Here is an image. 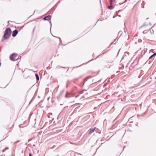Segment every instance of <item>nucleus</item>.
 <instances>
[{
	"label": "nucleus",
	"mask_w": 156,
	"mask_h": 156,
	"mask_svg": "<svg viewBox=\"0 0 156 156\" xmlns=\"http://www.w3.org/2000/svg\"><path fill=\"white\" fill-rule=\"evenodd\" d=\"M35 76L36 77L37 80H39V76L37 74H36Z\"/></svg>",
	"instance_id": "6e6552de"
},
{
	"label": "nucleus",
	"mask_w": 156,
	"mask_h": 156,
	"mask_svg": "<svg viewBox=\"0 0 156 156\" xmlns=\"http://www.w3.org/2000/svg\"><path fill=\"white\" fill-rule=\"evenodd\" d=\"M156 55V53H154V54H153L152 55H151L150 57H149V59H151L152 57H155V56Z\"/></svg>",
	"instance_id": "0eeeda50"
},
{
	"label": "nucleus",
	"mask_w": 156,
	"mask_h": 156,
	"mask_svg": "<svg viewBox=\"0 0 156 156\" xmlns=\"http://www.w3.org/2000/svg\"><path fill=\"white\" fill-rule=\"evenodd\" d=\"M51 18V16H48L44 18V20H49Z\"/></svg>",
	"instance_id": "423d86ee"
},
{
	"label": "nucleus",
	"mask_w": 156,
	"mask_h": 156,
	"mask_svg": "<svg viewBox=\"0 0 156 156\" xmlns=\"http://www.w3.org/2000/svg\"><path fill=\"white\" fill-rule=\"evenodd\" d=\"M10 35L9 34H7L5 32V33L4 34V38L5 39H7L10 36Z\"/></svg>",
	"instance_id": "7ed1b4c3"
},
{
	"label": "nucleus",
	"mask_w": 156,
	"mask_h": 156,
	"mask_svg": "<svg viewBox=\"0 0 156 156\" xmlns=\"http://www.w3.org/2000/svg\"><path fill=\"white\" fill-rule=\"evenodd\" d=\"M112 0H110V3L111 5H112Z\"/></svg>",
	"instance_id": "9d476101"
},
{
	"label": "nucleus",
	"mask_w": 156,
	"mask_h": 156,
	"mask_svg": "<svg viewBox=\"0 0 156 156\" xmlns=\"http://www.w3.org/2000/svg\"><path fill=\"white\" fill-rule=\"evenodd\" d=\"M108 8L110 9H112L114 8V7L111 5L110 6L108 7Z\"/></svg>",
	"instance_id": "1a4fd4ad"
},
{
	"label": "nucleus",
	"mask_w": 156,
	"mask_h": 156,
	"mask_svg": "<svg viewBox=\"0 0 156 156\" xmlns=\"http://www.w3.org/2000/svg\"><path fill=\"white\" fill-rule=\"evenodd\" d=\"M96 127H94L93 128H92V129H90L89 131V134H91V133H93L94 131V130H95V129H96Z\"/></svg>",
	"instance_id": "39448f33"
},
{
	"label": "nucleus",
	"mask_w": 156,
	"mask_h": 156,
	"mask_svg": "<svg viewBox=\"0 0 156 156\" xmlns=\"http://www.w3.org/2000/svg\"><path fill=\"white\" fill-rule=\"evenodd\" d=\"M18 31L16 30H14L12 33V35L13 37L16 36L18 33Z\"/></svg>",
	"instance_id": "20e7f679"
},
{
	"label": "nucleus",
	"mask_w": 156,
	"mask_h": 156,
	"mask_svg": "<svg viewBox=\"0 0 156 156\" xmlns=\"http://www.w3.org/2000/svg\"><path fill=\"white\" fill-rule=\"evenodd\" d=\"M29 156H32V154L31 153H30Z\"/></svg>",
	"instance_id": "9b49d317"
},
{
	"label": "nucleus",
	"mask_w": 156,
	"mask_h": 156,
	"mask_svg": "<svg viewBox=\"0 0 156 156\" xmlns=\"http://www.w3.org/2000/svg\"><path fill=\"white\" fill-rule=\"evenodd\" d=\"M5 32L11 35V31L10 29L9 28H7L5 30Z\"/></svg>",
	"instance_id": "f03ea898"
},
{
	"label": "nucleus",
	"mask_w": 156,
	"mask_h": 156,
	"mask_svg": "<svg viewBox=\"0 0 156 156\" xmlns=\"http://www.w3.org/2000/svg\"><path fill=\"white\" fill-rule=\"evenodd\" d=\"M17 55V54L16 53L12 54L10 57V59L12 61H14Z\"/></svg>",
	"instance_id": "f257e3e1"
}]
</instances>
